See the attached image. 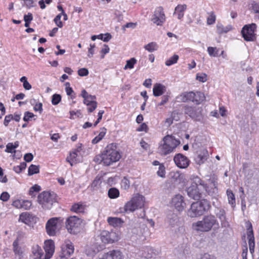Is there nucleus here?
<instances>
[{
  "instance_id": "obj_1",
  "label": "nucleus",
  "mask_w": 259,
  "mask_h": 259,
  "mask_svg": "<svg viewBox=\"0 0 259 259\" xmlns=\"http://www.w3.org/2000/svg\"><path fill=\"white\" fill-rule=\"evenodd\" d=\"M180 144V141L174 136L166 135L159 143L157 152L161 156H166L174 152Z\"/></svg>"
},
{
  "instance_id": "obj_2",
  "label": "nucleus",
  "mask_w": 259,
  "mask_h": 259,
  "mask_svg": "<svg viewBox=\"0 0 259 259\" xmlns=\"http://www.w3.org/2000/svg\"><path fill=\"white\" fill-rule=\"evenodd\" d=\"M215 225L219 226V223L215 217L214 215H209L205 216L201 221L193 223L192 228L198 232H208Z\"/></svg>"
},
{
  "instance_id": "obj_3",
  "label": "nucleus",
  "mask_w": 259,
  "mask_h": 259,
  "mask_svg": "<svg viewBox=\"0 0 259 259\" xmlns=\"http://www.w3.org/2000/svg\"><path fill=\"white\" fill-rule=\"evenodd\" d=\"M210 205L206 199H202L192 203L191 207L187 211V214L191 218L197 217L202 215L205 212L208 210Z\"/></svg>"
},
{
  "instance_id": "obj_4",
  "label": "nucleus",
  "mask_w": 259,
  "mask_h": 259,
  "mask_svg": "<svg viewBox=\"0 0 259 259\" xmlns=\"http://www.w3.org/2000/svg\"><path fill=\"white\" fill-rule=\"evenodd\" d=\"M120 158V153L116 149L115 145L111 144L107 146L103 152V164L107 166L110 165L118 161Z\"/></svg>"
},
{
  "instance_id": "obj_5",
  "label": "nucleus",
  "mask_w": 259,
  "mask_h": 259,
  "mask_svg": "<svg viewBox=\"0 0 259 259\" xmlns=\"http://www.w3.org/2000/svg\"><path fill=\"white\" fill-rule=\"evenodd\" d=\"M203 181L198 177H194L191 185L187 188L188 195L194 200H199L201 197V188Z\"/></svg>"
},
{
  "instance_id": "obj_6",
  "label": "nucleus",
  "mask_w": 259,
  "mask_h": 259,
  "mask_svg": "<svg viewBox=\"0 0 259 259\" xmlns=\"http://www.w3.org/2000/svg\"><path fill=\"white\" fill-rule=\"evenodd\" d=\"M145 201V197L139 193L134 194L131 200L125 204L124 211L131 212L141 208L144 205Z\"/></svg>"
},
{
  "instance_id": "obj_7",
  "label": "nucleus",
  "mask_w": 259,
  "mask_h": 259,
  "mask_svg": "<svg viewBox=\"0 0 259 259\" xmlns=\"http://www.w3.org/2000/svg\"><path fill=\"white\" fill-rule=\"evenodd\" d=\"M56 194L54 192H42L38 196V203L44 209H50L56 202Z\"/></svg>"
},
{
  "instance_id": "obj_8",
  "label": "nucleus",
  "mask_w": 259,
  "mask_h": 259,
  "mask_svg": "<svg viewBox=\"0 0 259 259\" xmlns=\"http://www.w3.org/2000/svg\"><path fill=\"white\" fill-rule=\"evenodd\" d=\"M62 226V221L58 218H52L46 223V229L50 236H55L59 231Z\"/></svg>"
},
{
  "instance_id": "obj_9",
  "label": "nucleus",
  "mask_w": 259,
  "mask_h": 259,
  "mask_svg": "<svg viewBox=\"0 0 259 259\" xmlns=\"http://www.w3.org/2000/svg\"><path fill=\"white\" fill-rule=\"evenodd\" d=\"M81 96L83 98V103L88 107V111L92 112L97 107V102L95 101L96 96L89 95L85 90H82Z\"/></svg>"
},
{
  "instance_id": "obj_10",
  "label": "nucleus",
  "mask_w": 259,
  "mask_h": 259,
  "mask_svg": "<svg viewBox=\"0 0 259 259\" xmlns=\"http://www.w3.org/2000/svg\"><path fill=\"white\" fill-rule=\"evenodd\" d=\"M81 221L76 216H71L66 222V226L68 231L71 234H76L78 232Z\"/></svg>"
},
{
  "instance_id": "obj_11",
  "label": "nucleus",
  "mask_w": 259,
  "mask_h": 259,
  "mask_svg": "<svg viewBox=\"0 0 259 259\" xmlns=\"http://www.w3.org/2000/svg\"><path fill=\"white\" fill-rule=\"evenodd\" d=\"M184 111L186 114L189 115L195 121H202L203 120L202 109L200 108L186 106L184 108Z\"/></svg>"
},
{
  "instance_id": "obj_12",
  "label": "nucleus",
  "mask_w": 259,
  "mask_h": 259,
  "mask_svg": "<svg viewBox=\"0 0 259 259\" xmlns=\"http://www.w3.org/2000/svg\"><path fill=\"white\" fill-rule=\"evenodd\" d=\"M256 29V25L254 23L245 25L241 31L244 39L246 41H253L256 38L254 33Z\"/></svg>"
},
{
  "instance_id": "obj_13",
  "label": "nucleus",
  "mask_w": 259,
  "mask_h": 259,
  "mask_svg": "<svg viewBox=\"0 0 259 259\" xmlns=\"http://www.w3.org/2000/svg\"><path fill=\"white\" fill-rule=\"evenodd\" d=\"M81 144H78L76 148L74 149L70 153L69 156L66 158V161L72 166L73 163L79 162L81 161L82 155L81 152L82 151Z\"/></svg>"
},
{
  "instance_id": "obj_14",
  "label": "nucleus",
  "mask_w": 259,
  "mask_h": 259,
  "mask_svg": "<svg viewBox=\"0 0 259 259\" xmlns=\"http://www.w3.org/2000/svg\"><path fill=\"white\" fill-rule=\"evenodd\" d=\"M166 19L163 8L160 6L157 7L152 18V21L157 26H162Z\"/></svg>"
},
{
  "instance_id": "obj_15",
  "label": "nucleus",
  "mask_w": 259,
  "mask_h": 259,
  "mask_svg": "<svg viewBox=\"0 0 259 259\" xmlns=\"http://www.w3.org/2000/svg\"><path fill=\"white\" fill-rule=\"evenodd\" d=\"M102 242L105 244L112 243L119 239L118 235L114 232H109L106 230L102 231L100 234Z\"/></svg>"
},
{
  "instance_id": "obj_16",
  "label": "nucleus",
  "mask_w": 259,
  "mask_h": 259,
  "mask_svg": "<svg viewBox=\"0 0 259 259\" xmlns=\"http://www.w3.org/2000/svg\"><path fill=\"white\" fill-rule=\"evenodd\" d=\"M74 250L72 243L69 240H65L61 245V257L69 256L74 252Z\"/></svg>"
},
{
  "instance_id": "obj_17",
  "label": "nucleus",
  "mask_w": 259,
  "mask_h": 259,
  "mask_svg": "<svg viewBox=\"0 0 259 259\" xmlns=\"http://www.w3.org/2000/svg\"><path fill=\"white\" fill-rule=\"evenodd\" d=\"M247 227V236L248 240V245L249 251L251 254H253L254 251L255 242L252 226L250 222H247L246 223Z\"/></svg>"
},
{
  "instance_id": "obj_18",
  "label": "nucleus",
  "mask_w": 259,
  "mask_h": 259,
  "mask_svg": "<svg viewBox=\"0 0 259 259\" xmlns=\"http://www.w3.org/2000/svg\"><path fill=\"white\" fill-rule=\"evenodd\" d=\"M174 161L176 165L180 168H187L190 163L189 159L181 153L176 154L174 157Z\"/></svg>"
},
{
  "instance_id": "obj_19",
  "label": "nucleus",
  "mask_w": 259,
  "mask_h": 259,
  "mask_svg": "<svg viewBox=\"0 0 259 259\" xmlns=\"http://www.w3.org/2000/svg\"><path fill=\"white\" fill-rule=\"evenodd\" d=\"M20 236H18L14 241L12 244L13 251L15 256L18 259H21L23 258L24 252V248L21 246L20 243Z\"/></svg>"
},
{
  "instance_id": "obj_20",
  "label": "nucleus",
  "mask_w": 259,
  "mask_h": 259,
  "mask_svg": "<svg viewBox=\"0 0 259 259\" xmlns=\"http://www.w3.org/2000/svg\"><path fill=\"white\" fill-rule=\"evenodd\" d=\"M171 205L174 206L178 211H183L186 206L184 197L180 194L175 195L172 199Z\"/></svg>"
},
{
  "instance_id": "obj_21",
  "label": "nucleus",
  "mask_w": 259,
  "mask_h": 259,
  "mask_svg": "<svg viewBox=\"0 0 259 259\" xmlns=\"http://www.w3.org/2000/svg\"><path fill=\"white\" fill-rule=\"evenodd\" d=\"M202 188L209 195H215L218 193L217 183L213 180H210L208 184H205L203 181Z\"/></svg>"
},
{
  "instance_id": "obj_22",
  "label": "nucleus",
  "mask_w": 259,
  "mask_h": 259,
  "mask_svg": "<svg viewBox=\"0 0 259 259\" xmlns=\"http://www.w3.org/2000/svg\"><path fill=\"white\" fill-rule=\"evenodd\" d=\"M44 249L46 252L45 259H50L55 251V244L53 240H48L44 243Z\"/></svg>"
},
{
  "instance_id": "obj_23",
  "label": "nucleus",
  "mask_w": 259,
  "mask_h": 259,
  "mask_svg": "<svg viewBox=\"0 0 259 259\" xmlns=\"http://www.w3.org/2000/svg\"><path fill=\"white\" fill-rule=\"evenodd\" d=\"M44 252L42 249L38 245H34L31 248V254L30 259H44ZM45 259V258H44Z\"/></svg>"
},
{
  "instance_id": "obj_24",
  "label": "nucleus",
  "mask_w": 259,
  "mask_h": 259,
  "mask_svg": "<svg viewBox=\"0 0 259 259\" xmlns=\"http://www.w3.org/2000/svg\"><path fill=\"white\" fill-rule=\"evenodd\" d=\"M215 214L217 217L220 220L222 227L227 228L229 226V224L226 220V212L224 209L219 208H217Z\"/></svg>"
},
{
  "instance_id": "obj_25",
  "label": "nucleus",
  "mask_w": 259,
  "mask_h": 259,
  "mask_svg": "<svg viewBox=\"0 0 259 259\" xmlns=\"http://www.w3.org/2000/svg\"><path fill=\"white\" fill-rule=\"evenodd\" d=\"M101 259H123V255L120 251L113 250L105 253Z\"/></svg>"
},
{
  "instance_id": "obj_26",
  "label": "nucleus",
  "mask_w": 259,
  "mask_h": 259,
  "mask_svg": "<svg viewBox=\"0 0 259 259\" xmlns=\"http://www.w3.org/2000/svg\"><path fill=\"white\" fill-rule=\"evenodd\" d=\"M194 96L193 92H186L182 93L177 97L179 101L182 102H192L193 96Z\"/></svg>"
},
{
  "instance_id": "obj_27",
  "label": "nucleus",
  "mask_w": 259,
  "mask_h": 259,
  "mask_svg": "<svg viewBox=\"0 0 259 259\" xmlns=\"http://www.w3.org/2000/svg\"><path fill=\"white\" fill-rule=\"evenodd\" d=\"M166 91V87L160 83H156L153 88V94L155 97H159L162 95Z\"/></svg>"
},
{
  "instance_id": "obj_28",
  "label": "nucleus",
  "mask_w": 259,
  "mask_h": 259,
  "mask_svg": "<svg viewBox=\"0 0 259 259\" xmlns=\"http://www.w3.org/2000/svg\"><path fill=\"white\" fill-rule=\"evenodd\" d=\"M187 6L186 4L178 5L175 9L174 15H177V18L179 20L182 19L184 16L185 11L186 10Z\"/></svg>"
},
{
  "instance_id": "obj_29",
  "label": "nucleus",
  "mask_w": 259,
  "mask_h": 259,
  "mask_svg": "<svg viewBox=\"0 0 259 259\" xmlns=\"http://www.w3.org/2000/svg\"><path fill=\"white\" fill-rule=\"evenodd\" d=\"M107 222L110 225L114 227H119L123 223V221L121 219L116 217H109Z\"/></svg>"
},
{
  "instance_id": "obj_30",
  "label": "nucleus",
  "mask_w": 259,
  "mask_h": 259,
  "mask_svg": "<svg viewBox=\"0 0 259 259\" xmlns=\"http://www.w3.org/2000/svg\"><path fill=\"white\" fill-rule=\"evenodd\" d=\"M208 154L205 150L201 151L195 158L196 162L200 165L203 163L207 158Z\"/></svg>"
},
{
  "instance_id": "obj_31",
  "label": "nucleus",
  "mask_w": 259,
  "mask_h": 259,
  "mask_svg": "<svg viewBox=\"0 0 259 259\" xmlns=\"http://www.w3.org/2000/svg\"><path fill=\"white\" fill-rule=\"evenodd\" d=\"M85 205L82 202L74 203L71 207V210L76 213H83L84 211Z\"/></svg>"
},
{
  "instance_id": "obj_32",
  "label": "nucleus",
  "mask_w": 259,
  "mask_h": 259,
  "mask_svg": "<svg viewBox=\"0 0 259 259\" xmlns=\"http://www.w3.org/2000/svg\"><path fill=\"white\" fill-rule=\"evenodd\" d=\"M205 100V96L203 93L200 92H194V96H193V102L199 104Z\"/></svg>"
},
{
  "instance_id": "obj_33",
  "label": "nucleus",
  "mask_w": 259,
  "mask_h": 259,
  "mask_svg": "<svg viewBox=\"0 0 259 259\" xmlns=\"http://www.w3.org/2000/svg\"><path fill=\"white\" fill-rule=\"evenodd\" d=\"M19 142L16 141L14 143H9L6 145L5 152L10 153H13L16 152L15 149L18 147Z\"/></svg>"
},
{
  "instance_id": "obj_34",
  "label": "nucleus",
  "mask_w": 259,
  "mask_h": 259,
  "mask_svg": "<svg viewBox=\"0 0 259 259\" xmlns=\"http://www.w3.org/2000/svg\"><path fill=\"white\" fill-rule=\"evenodd\" d=\"M226 193L228 197L229 203L232 206V207H234L236 204L234 194H233V192L229 189L227 190Z\"/></svg>"
},
{
  "instance_id": "obj_35",
  "label": "nucleus",
  "mask_w": 259,
  "mask_h": 259,
  "mask_svg": "<svg viewBox=\"0 0 259 259\" xmlns=\"http://www.w3.org/2000/svg\"><path fill=\"white\" fill-rule=\"evenodd\" d=\"M179 57L178 55L175 54L165 61V65L170 66L177 63Z\"/></svg>"
},
{
  "instance_id": "obj_36",
  "label": "nucleus",
  "mask_w": 259,
  "mask_h": 259,
  "mask_svg": "<svg viewBox=\"0 0 259 259\" xmlns=\"http://www.w3.org/2000/svg\"><path fill=\"white\" fill-rule=\"evenodd\" d=\"M108 195L109 198L115 199L119 196V192L116 188H111L108 190Z\"/></svg>"
},
{
  "instance_id": "obj_37",
  "label": "nucleus",
  "mask_w": 259,
  "mask_h": 259,
  "mask_svg": "<svg viewBox=\"0 0 259 259\" xmlns=\"http://www.w3.org/2000/svg\"><path fill=\"white\" fill-rule=\"evenodd\" d=\"M158 45L155 42H151L145 46L144 48L149 52H153L158 49Z\"/></svg>"
},
{
  "instance_id": "obj_38",
  "label": "nucleus",
  "mask_w": 259,
  "mask_h": 259,
  "mask_svg": "<svg viewBox=\"0 0 259 259\" xmlns=\"http://www.w3.org/2000/svg\"><path fill=\"white\" fill-rule=\"evenodd\" d=\"M219 50V49H218L217 47H208L207 49L208 55L210 57H217L219 56V55H218Z\"/></svg>"
},
{
  "instance_id": "obj_39",
  "label": "nucleus",
  "mask_w": 259,
  "mask_h": 259,
  "mask_svg": "<svg viewBox=\"0 0 259 259\" xmlns=\"http://www.w3.org/2000/svg\"><path fill=\"white\" fill-rule=\"evenodd\" d=\"M137 60L135 58H132L126 62V64L124 67V69H133L134 65L137 63Z\"/></svg>"
},
{
  "instance_id": "obj_40",
  "label": "nucleus",
  "mask_w": 259,
  "mask_h": 259,
  "mask_svg": "<svg viewBox=\"0 0 259 259\" xmlns=\"http://www.w3.org/2000/svg\"><path fill=\"white\" fill-rule=\"evenodd\" d=\"M217 30L219 33H227L229 31L232 29V26L231 25H228L226 27H224L222 24H218L217 26Z\"/></svg>"
},
{
  "instance_id": "obj_41",
  "label": "nucleus",
  "mask_w": 259,
  "mask_h": 259,
  "mask_svg": "<svg viewBox=\"0 0 259 259\" xmlns=\"http://www.w3.org/2000/svg\"><path fill=\"white\" fill-rule=\"evenodd\" d=\"M39 171V166L31 164L28 168V175L32 176L34 174H37Z\"/></svg>"
},
{
  "instance_id": "obj_42",
  "label": "nucleus",
  "mask_w": 259,
  "mask_h": 259,
  "mask_svg": "<svg viewBox=\"0 0 259 259\" xmlns=\"http://www.w3.org/2000/svg\"><path fill=\"white\" fill-rule=\"evenodd\" d=\"M178 114V112L176 111H174L171 112L170 117L166 118L165 120V124L169 126L173 122V120L175 119L176 115Z\"/></svg>"
},
{
  "instance_id": "obj_43",
  "label": "nucleus",
  "mask_w": 259,
  "mask_h": 259,
  "mask_svg": "<svg viewBox=\"0 0 259 259\" xmlns=\"http://www.w3.org/2000/svg\"><path fill=\"white\" fill-rule=\"evenodd\" d=\"M105 134L106 132L105 131H101L98 136L93 139L92 143L95 144L99 142L104 138Z\"/></svg>"
},
{
  "instance_id": "obj_44",
  "label": "nucleus",
  "mask_w": 259,
  "mask_h": 259,
  "mask_svg": "<svg viewBox=\"0 0 259 259\" xmlns=\"http://www.w3.org/2000/svg\"><path fill=\"white\" fill-rule=\"evenodd\" d=\"M216 20V16L213 12H211L209 16L207 18V24L208 25H211L215 23Z\"/></svg>"
},
{
  "instance_id": "obj_45",
  "label": "nucleus",
  "mask_w": 259,
  "mask_h": 259,
  "mask_svg": "<svg viewBox=\"0 0 259 259\" xmlns=\"http://www.w3.org/2000/svg\"><path fill=\"white\" fill-rule=\"evenodd\" d=\"M130 180L127 179L126 177H124L123 179L121 180V187L124 189L126 190L128 189L130 187Z\"/></svg>"
},
{
  "instance_id": "obj_46",
  "label": "nucleus",
  "mask_w": 259,
  "mask_h": 259,
  "mask_svg": "<svg viewBox=\"0 0 259 259\" xmlns=\"http://www.w3.org/2000/svg\"><path fill=\"white\" fill-rule=\"evenodd\" d=\"M158 176L161 178H164L165 176V166L163 164H160L159 166L158 170L157 171Z\"/></svg>"
},
{
  "instance_id": "obj_47",
  "label": "nucleus",
  "mask_w": 259,
  "mask_h": 259,
  "mask_svg": "<svg viewBox=\"0 0 259 259\" xmlns=\"http://www.w3.org/2000/svg\"><path fill=\"white\" fill-rule=\"evenodd\" d=\"M34 116L35 115H34V114L33 113L29 112V111H26L24 113V117H23V119L25 122H28L30 120H31V119L33 117H34Z\"/></svg>"
},
{
  "instance_id": "obj_48",
  "label": "nucleus",
  "mask_w": 259,
  "mask_h": 259,
  "mask_svg": "<svg viewBox=\"0 0 259 259\" xmlns=\"http://www.w3.org/2000/svg\"><path fill=\"white\" fill-rule=\"evenodd\" d=\"M61 96L59 94H54L52 96V103L54 105H56L61 101Z\"/></svg>"
},
{
  "instance_id": "obj_49",
  "label": "nucleus",
  "mask_w": 259,
  "mask_h": 259,
  "mask_svg": "<svg viewBox=\"0 0 259 259\" xmlns=\"http://www.w3.org/2000/svg\"><path fill=\"white\" fill-rule=\"evenodd\" d=\"M31 202L29 200H22V209L24 210L29 209L31 206Z\"/></svg>"
},
{
  "instance_id": "obj_50",
  "label": "nucleus",
  "mask_w": 259,
  "mask_h": 259,
  "mask_svg": "<svg viewBox=\"0 0 259 259\" xmlns=\"http://www.w3.org/2000/svg\"><path fill=\"white\" fill-rule=\"evenodd\" d=\"M196 78L200 82H204L207 80V75L205 73H197Z\"/></svg>"
},
{
  "instance_id": "obj_51",
  "label": "nucleus",
  "mask_w": 259,
  "mask_h": 259,
  "mask_svg": "<svg viewBox=\"0 0 259 259\" xmlns=\"http://www.w3.org/2000/svg\"><path fill=\"white\" fill-rule=\"evenodd\" d=\"M61 14H59L56 16V17L54 18V20L56 24L59 28H62L63 26V23L61 21Z\"/></svg>"
},
{
  "instance_id": "obj_52",
  "label": "nucleus",
  "mask_w": 259,
  "mask_h": 259,
  "mask_svg": "<svg viewBox=\"0 0 259 259\" xmlns=\"http://www.w3.org/2000/svg\"><path fill=\"white\" fill-rule=\"evenodd\" d=\"M252 10L254 13L258 14V18L259 19V2L252 4Z\"/></svg>"
},
{
  "instance_id": "obj_53",
  "label": "nucleus",
  "mask_w": 259,
  "mask_h": 259,
  "mask_svg": "<svg viewBox=\"0 0 259 259\" xmlns=\"http://www.w3.org/2000/svg\"><path fill=\"white\" fill-rule=\"evenodd\" d=\"M10 195L7 192H3L0 196V199L3 201H7L10 198Z\"/></svg>"
},
{
  "instance_id": "obj_54",
  "label": "nucleus",
  "mask_w": 259,
  "mask_h": 259,
  "mask_svg": "<svg viewBox=\"0 0 259 259\" xmlns=\"http://www.w3.org/2000/svg\"><path fill=\"white\" fill-rule=\"evenodd\" d=\"M89 74V71L87 68H82L78 70V74L80 76H85Z\"/></svg>"
},
{
  "instance_id": "obj_55",
  "label": "nucleus",
  "mask_w": 259,
  "mask_h": 259,
  "mask_svg": "<svg viewBox=\"0 0 259 259\" xmlns=\"http://www.w3.org/2000/svg\"><path fill=\"white\" fill-rule=\"evenodd\" d=\"M29 214L27 212L22 213L20 215L19 219L22 222L26 223V221H28V219L29 218Z\"/></svg>"
},
{
  "instance_id": "obj_56",
  "label": "nucleus",
  "mask_w": 259,
  "mask_h": 259,
  "mask_svg": "<svg viewBox=\"0 0 259 259\" xmlns=\"http://www.w3.org/2000/svg\"><path fill=\"white\" fill-rule=\"evenodd\" d=\"M109 50L110 49L109 47L106 45H104V47L102 49L101 51V53L102 54L101 58H104L105 55L109 53Z\"/></svg>"
},
{
  "instance_id": "obj_57",
  "label": "nucleus",
  "mask_w": 259,
  "mask_h": 259,
  "mask_svg": "<svg viewBox=\"0 0 259 259\" xmlns=\"http://www.w3.org/2000/svg\"><path fill=\"white\" fill-rule=\"evenodd\" d=\"M35 111H38L41 113L42 111V104L41 103H36L33 107Z\"/></svg>"
},
{
  "instance_id": "obj_58",
  "label": "nucleus",
  "mask_w": 259,
  "mask_h": 259,
  "mask_svg": "<svg viewBox=\"0 0 259 259\" xmlns=\"http://www.w3.org/2000/svg\"><path fill=\"white\" fill-rule=\"evenodd\" d=\"M13 118V115L12 114H9L8 115H6L5 117L4 121V124L7 126L10 122L11 120H12Z\"/></svg>"
},
{
  "instance_id": "obj_59",
  "label": "nucleus",
  "mask_w": 259,
  "mask_h": 259,
  "mask_svg": "<svg viewBox=\"0 0 259 259\" xmlns=\"http://www.w3.org/2000/svg\"><path fill=\"white\" fill-rule=\"evenodd\" d=\"M168 99H169L168 96H167V95L163 96L161 98V101H160V102H159L157 104V106H162V105H164L165 103H166L168 102Z\"/></svg>"
},
{
  "instance_id": "obj_60",
  "label": "nucleus",
  "mask_w": 259,
  "mask_h": 259,
  "mask_svg": "<svg viewBox=\"0 0 259 259\" xmlns=\"http://www.w3.org/2000/svg\"><path fill=\"white\" fill-rule=\"evenodd\" d=\"M40 189H41V188L39 186H38L37 185H35L30 188V190H29V194L30 195H32V193L33 192H38L40 190Z\"/></svg>"
},
{
  "instance_id": "obj_61",
  "label": "nucleus",
  "mask_w": 259,
  "mask_h": 259,
  "mask_svg": "<svg viewBox=\"0 0 259 259\" xmlns=\"http://www.w3.org/2000/svg\"><path fill=\"white\" fill-rule=\"evenodd\" d=\"M94 161L98 163H103V153L95 156Z\"/></svg>"
},
{
  "instance_id": "obj_62",
  "label": "nucleus",
  "mask_w": 259,
  "mask_h": 259,
  "mask_svg": "<svg viewBox=\"0 0 259 259\" xmlns=\"http://www.w3.org/2000/svg\"><path fill=\"white\" fill-rule=\"evenodd\" d=\"M12 205L17 208L22 207V199H17L13 202Z\"/></svg>"
},
{
  "instance_id": "obj_63",
  "label": "nucleus",
  "mask_w": 259,
  "mask_h": 259,
  "mask_svg": "<svg viewBox=\"0 0 259 259\" xmlns=\"http://www.w3.org/2000/svg\"><path fill=\"white\" fill-rule=\"evenodd\" d=\"M33 158V156L30 153H28L25 154V155L24 156V159L25 160V161L26 162H28L31 161L32 160Z\"/></svg>"
},
{
  "instance_id": "obj_64",
  "label": "nucleus",
  "mask_w": 259,
  "mask_h": 259,
  "mask_svg": "<svg viewBox=\"0 0 259 259\" xmlns=\"http://www.w3.org/2000/svg\"><path fill=\"white\" fill-rule=\"evenodd\" d=\"M32 20L33 16L30 13H28L27 15H25L24 16V20L25 22H31Z\"/></svg>"
}]
</instances>
